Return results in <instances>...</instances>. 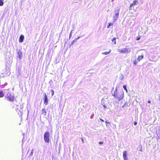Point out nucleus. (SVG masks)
I'll return each mask as SVG.
<instances>
[{"instance_id":"obj_3","label":"nucleus","mask_w":160,"mask_h":160,"mask_svg":"<svg viewBox=\"0 0 160 160\" xmlns=\"http://www.w3.org/2000/svg\"><path fill=\"white\" fill-rule=\"evenodd\" d=\"M50 133L49 132L47 131L45 132L44 134V139L45 142L49 143L50 141Z\"/></svg>"},{"instance_id":"obj_30","label":"nucleus","mask_w":160,"mask_h":160,"mask_svg":"<svg viewBox=\"0 0 160 160\" xmlns=\"http://www.w3.org/2000/svg\"><path fill=\"white\" fill-rule=\"evenodd\" d=\"M100 120H101L102 122H104V120H103L102 119H101V118H100Z\"/></svg>"},{"instance_id":"obj_5","label":"nucleus","mask_w":160,"mask_h":160,"mask_svg":"<svg viewBox=\"0 0 160 160\" xmlns=\"http://www.w3.org/2000/svg\"><path fill=\"white\" fill-rule=\"evenodd\" d=\"M119 9L118 8L117 10L115 11V15L113 16V19L114 22L117 20L118 18L119 15Z\"/></svg>"},{"instance_id":"obj_13","label":"nucleus","mask_w":160,"mask_h":160,"mask_svg":"<svg viewBox=\"0 0 160 160\" xmlns=\"http://www.w3.org/2000/svg\"><path fill=\"white\" fill-rule=\"evenodd\" d=\"M4 96V93L2 91H0V98H2Z\"/></svg>"},{"instance_id":"obj_25","label":"nucleus","mask_w":160,"mask_h":160,"mask_svg":"<svg viewBox=\"0 0 160 160\" xmlns=\"http://www.w3.org/2000/svg\"><path fill=\"white\" fill-rule=\"evenodd\" d=\"M134 125H136L137 124V122H134Z\"/></svg>"},{"instance_id":"obj_2","label":"nucleus","mask_w":160,"mask_h":160,"mask_svg":"<svg viewBox=\"0 0 160 160\" xmlns=\"http://www.w3.org/2000/svg\"><path fill=\"white\" fill-rule=\"evenodd\" d=\"M5 98L7 100L11 102H14L15 100V97L12 95L10 93L7 94Z\"/></svg>"},{"instance_id":"obj_27","label":"nucleus","mask_w":160,"mask_h":160,"mask_svg":"<svg viewBox=\"0 0 160 160\" xmlns=\"http://www.w3.org/2000/svg\"><path fill=\"white\" fill-rule=\"evenodd\" d=\"M103 143V142H99V143L100 144H102Z\"/></svg>"},{"instance_id":"obj_9","label":"nucleus","mask_w":160,"mask_h":160,"mask_svg":"<svg viewBox=\"0 0 160 160\" xmlns=\"http://www.w3.org/2000/svg\"><path fill=\"white\" fill-rule=\"evenodd\" d=\"M24 35H21L19 37V42L20 43L22 42H23V41L24 39Z\"/></svg>"},{"instance_id":"obj_6","label":"nucleus","mask_w":160,"mask_h":160,"mask_svg":"<svg viewBox=\"0 0 160 160\" xmlns=\"http://www.w3.org/2000/svg\"><path fill=\"white\" fill-rule=\"evenodd\" d=\"M130 50H128V49L127 48H124L122 50H119L118 52L121 53H129L130 52Z\"/></svg>"},{"instance_id":"obj_24","label":"nucleus","mask_w":160,"mask_h":160,"mask_svg":"<svg viewBox=\"0 0 160 160\" xmlns=\"http://www.w3.org/2000/svg\"><path fill=\"white\" fill-rule=\"evenodd\" d=\"M72 30L70 33V34L69 35V37H71V36L72 35Z\"/></svg>"},{"instance_id":"obj_14","label":"nucleus","mask_w":160,"mask_h":160,"mask_svg":"<svg viewBox=\"0 0 160 160\" xmlns=\"http://www.w3.org/2000/svg\"><path fill=\"white\" fill-rule=\"evenodd\" d=\"M116 38L114 37L113 38V39H112V42H113V43H114V44H116Z\"/></svg>"},{"instance_id":"obj_23","label":"nucleus","mask_w":160,"mask_h":160,"mask_svg":"<svg viewBox=\"0 0 160 160\" xmlns=\"http://www.w3.org/2000/svg\"><path fill=\"white\" fill-rule=\"evenodd\" d=\"M140 38V37H136V40H139Z\"/></svg>"},{"instance_id":"obj_1","label":"nucleus","mask_w":160,"mask_h":160,"mask_svg":"<svg viewBox=\"0 0 160 160\" xmlns=\"http://www.w3.org/2000/svg\"><path fill=\"white\" fill-rule=\"evenodd\" d=\"M112 95L118 101L121 100L123 98V92H118L117 88L114 91L113 93L112 94Z\"/></svg>"},{"instance_id":"obj_8","label":"nucleus","mask_w":160,"mask_h":160,"mask_svg":"<svg viewBox=\"0 0 160 160\" xmlns=\"http://www.w3.org/2000/svg\"><path fill=\"white\" fill-rule=\"evenodd\" d=\"M127 154L126 151H124L123 152V157L124 160H128V158L127 157Z\"/></svg>"},{"instance_id":"obj_18","label":"nucleus","mask_w":160,"mask_h":160,"mask_svg":"<svg viewBox=\"0 0 160 160\" xmlns=\"http://www.w3.org/2000/svg\"><path fill=\"white\" fill-rule=\"evenodd\" d=\"M4 0H0V6H2L3 4Z\"/></svg>"},{"instance_id":"obj_31","label":"nucleus","mask_w":160,"mask_h":160,"mask_svg":"<svg viewBox=\"0 0 160 160\" xmlns=\"http://www.w3.org/2000/svg\"><path fill=\"white\" fill-rule=\"evenodd\" d=\"M105 122H106V123H110V122H108L107 121H105Z\"/></svg>"},{"instance_id":"obj_19","label":"nucleus","mask_w":160,"mask_h":160,"mask_svg":"<svg viewBox=\"0 0 160 160\" xmlns=\"http://www.w3.org/2000/svg\"><path fill=\"white\" fill-rule=\"evenodd\" d=\"M123 87L124 88V89L127 92H128V90L126 86L125 85H124L123 86Z\"/></svg>"},{"instance_id":"obj_29","label":"nucleus","mask_w":160,"mask_h":160,"mask_svg":"<svg viewBox=\"0 0 160 160\" xmlns=\"http://www.w3.org/2000/svg\"><path fill=\"white\" fill-rule=\"evenodd\" d=\"M81 139L82 143H83L84 142L83 139L82 138Z\"/></svg>"},{"instance_id":"obj_22","label":"nucleus","mask_w":160,"mask_h":160,"mask_svg":"<svg viewBox=\"0 0 160 160\" xmlns=\"http://www.w3.org/2000/svg\"><path fill=\"white\" fill-rule=\"evenodd\" d=\"M51 91L52 92V96H53L54 94V92L53 90H52Z\"/></svg>"},{"instance_id":"obj_15","label":"nucleus","mask_w":160,"mask_h":160,"mask_svg":"<svg viewBox=\"0 0 160 160\" xmlns=\"http://www.w3.org/2000/svg\"><path fill=\"white\" fill-rule=\"evenodd\" d=\"M111 52V50L110 49L109 50V51L108 52H103L102 54L103 55H107L108 53H110Z\"/></svg>"},{"instance_id":"obj_12","label":"nucleus","mask_w":160,"mask_h":160,"mask_svg":"<svg viewBox=\"0 0 160 160\" xmlns=\"http://www.w3.org/2000/svg\"><path fill=\"white\" fill-rule=\"evenodd\" d=\"M143 58V55L139 56L138 58V61H140Z\"/></svg>"},{"instance_id":"obj_11","label":"nucleus","mask_w":160,"mask_h":160,"mask_svg":"<svg viewBox=\"0 0 160 160\" xmlns=\"http://www.w3.org/2000/svg\"><path fill=\"white\" fill-rule=\"evenodd\" d=\"M47 112L46 109L45 108H43L42 110V114L46 116L47 114Z\"/></svg>"},{"instance_id":"obj_28","label":"nucleus","mask_w":160,"mask_h":160,"mask_svg":"<svg viewBox=\"0 0 160 160\" xmlns=\"http://www.w3.org/2000/svg\"><path fill=\"white\" fill-rule=\"evenodd\" d=\"M148 103H151V101L150 100H148Z\"/></svg>"},{"instance_id":"obj_21","label":"nucleus","mask_w":160,"mask_h":160,"mask_svg":"<svg viewBox=\"0 0 160 160\" xmlns=\"http://www.w3.org/2000/svg\"><path fill=\"white\" fill-rule=\"evenodd\" d=\"M139 148V150L141 152H142V147L141 146H140V147Z\"/></svg>"},{"instance_id":"obj_17","label":"nucleus","mask_w":160,"mask_h":160,"mask_svg":"<svg viewBox=\"0 0 160 160\" xmlns=\"http://www.w3.org/2000/svg\"><path fill=\"white\" fill-rule=\"evenodd\" d=\"M79 38V37L78 38H77L75 39V40H73L71 42V45H72L75 42H76L78 39Z\"/></svg>"},{"instance_id":"obj_10","label":"nucleus","mask_w":160,"mask_h":160,"mask_svg":"<svg viewBox=\"0 0 160 160\" xmlns=\"http://www.w3.org/2000/svg\"><path fill=\"white\" fill-rule=\"evenodd\" d=\"M18 54L19 58L20 59H21L22 57V52L20 51H19L18 52Z\"/></svg>"},{"instance_id":"obj_32","label":"nucleus","mask_w":160,"mask_h":160,"mask_svg":"<svg viewBox=\"0 0 160 160\" xmlns=\"http://www.w3.org/2000/svg\"><path fill=\"white\" fill-rule=\"evenodd\" d=\"M15 105L17 106H18V104H16Z\"/></svg>"},{"instance_id":"obj_7","label":"nucleus","mask_w":160,"mask_h":160,"mask_svg":"<svg viewBox=\"0 0 160 160\" xmlns=\"http://www.w3.org/2000/svg\"><path fill=\"white\" fill-rule=\"evenodd\" d=\"M43 100L44 103L46 105H47L48 104V96L45 93L44 94V98Z\"/></svg>"},{"instance_id":"obj_26","label":"nucleus","mask_w":160,"mask_h":160,"mask_svg":"<svg viewBox=\"0 0 160 160\" xmlns=\"http://www.w3.org/2000/svg\"><path fill=\"white\" fill-rule=\"evenodd\" d=\"M33 153V150H32V152H31V155H32Z\"/></svg>"},{"instance_id":"obj_16","label":"nucleus","mask_w":160,"mask_h":160,"mask_svg":"<svg viewBox=\"0 0 160 160\" xmlns=\"http://www.w3.org/2000/svg\"><path fill=\"white\" fill-rule=\"evenodd\" d=\"M113 25V23L111 22H110L108 23V25L107 26V28H110V27L111 26H112Z\"/></svg>"},{"instance_id":"obj_20","label":"nucleus","mask_w":160,"mask_h":160,"mask_svg":"<svg viewBox=\"0 0 160 160\" xmlns=\"http://www.w3.org/2000/svg\"><path fill=\"white\" fill-rule=\"evenodd\" d=\"M138 61H137L136 60H135V61L133 62V63L135 65H136L137 64V63Z\"/></svg>"},{"instance_id":"obj_4","label":"nucleus","mask_w":160,"mask_h":160,"mask_svg":"<svg viewBox=\"0 0 160 160\" xmlns=\"http://www.w3.org/2000/svg\"><path fill=\"white\" fill-rule=\"evenodd\" d=\"M138 0H135L133 1L132 3L130 4L129 7V10H130L136 11V9H134V7L136 5L138 4Z\"/></svg>"}]
</instances>
